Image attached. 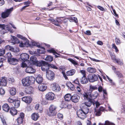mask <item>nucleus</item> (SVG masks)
I'll use <instances>...</instances> for the list:
<instances>
[{
  "label": "nucleus",
  "mask_w": 125,
  "mask_h": 125,
  "mask_svg": "<svg viewBox=\"0 0 125 125\" xmlns=\"http://www.w3.org/2000/svg\"><path fill=\"white\" fill-rule=\"evenodd\" d=\"M17 36L18 38L23 40V42H21L20 43L19 46L20 47H23L25 46L27 47L29 46L32 47L31 46V45L29 44V41L26 38L24 37L23 36L20 34H17Z\"/></svg>",
  "instance_id": "nucleus-1"
},
{
  "label": "nucleus",
  "mask_w": 125,
  "mask_h": 125,
  "mask_svg": "<svg viewBox=\"0 0 125 125\" xmlns=\"http://www.w3.org/2000/svg\"><path fill=\"white\" fill-rule=\"evenodd\" d=\"M27 63L25 62H22L21 66L23 67H27L25 70L26 72L28 73H34L36 71L32 67V64H30V63H28V65L27 64Z\"/></svg>",
  "instance_id": "nucleus-2"
},
{
  "label": "nucleus",
  "mask_w": 125,
  "mask_h": 125,
  "mask_svg": "<svg viewBox=\"0 0 125 125\" xmlns=\"http://www.w3.org/2000/svg\"><path fill=\"white\" fill-rule=\"evenodd\" d=\"M57 107L54 105H51L49 108V111L48 113V115L50 116H54L57 113L56 109Z\"/></svg>",
  "instance_id": "nucleus-3"
},
{
  "label": "nucleus",
  "mask_w": 125,
  "mask_h": 125,
  "mask_svg": "<svg viewBox=\"0 0 125 125\" xmlns=\"http://www.w3.org/2000/svg\"><path fill=\"white\" fill-rule=\"evenodd\" d=\"M13 7L9 9H7L5 11L2 13L1 17L5 19L9 17L10 14L13 10Z\"/></svg>",
  "instance_id": "nucleus-4"
},
{
  "label": "nucleus",
  "mask_w": 125,
  "mask_h": 125,
  "mask_svg": "<svg viewBox=\"0 0 125 125\" xmlns=\"http://www.w3.org/2000/svg\"><path fill=\"white\" fill-rule=\"evenodd\" d=\"M54 73L50 70H49L46 72V76L47 79L50 80H53L54 78Z\"/></svg>",
  "instance_id": "nucleus-5"
},
{
  "label": "nucleus",
  "mask_w": 125,
  "mask_h": 125,
  "mask_svg": "<svg viewBox=\"0 0 125 125\" xmlns=\"http://www.w3.org/2000/svg\"><path fill=\"white\" fill-rule=\"evenodd\" d=\"M88 79L91 82H93L98 80V76L95 74H90L88 75Z\"/></svg>",
  "instance_id": "nucleus-6"
},
{
  "label": "nucleus",
  "mask_w": 125,
  "mask_h": 125,
  "mask_svg": "<svg viewBox=\"0 0 125 125\" xmlns=\"http://www.w3.org/2000/svg\"><path fill=\"white\" fill-rule=\"evenodd\" d=\"M29 56L28 54L26 53H23L21 54L20 55V58L23 61V62L28 63L29 62L27 61L29 58Z\"/></svg>",
  "instance_id": "nucleus-7"
},
{
  "label": "nucleus",
  "mask_w": 125,
  "mask_h": 125,
  "mask_svg": "<svg viewBox=\"0 0 125 125\" xmlns=\"http://www.w3.org/2000/svg\"><path fill=\"white\" fill-rule=\"evenodd\" d=\"M51 87L52 90L56 92L59 91L61 90L60 86L56 83H54L51 84Z\"/></svg>",
  "instance_id": "nucleus-8"
},
{
  "label": "nucleus",
  "mask_w": 125,
  "mask_h": 125,
  "mask_svg": "<svg viewBox=\"0 0 125 125\" xmlns=\"http://www.w3.org/2000/svg\"><path fill=\"white\" fill-rule=\"evenodd\" d=\"M77 115L81 119H83L86 117V114L81 110H79L77 111Z\"/></svg>",
  "instance_id": "nucleus-9"
},
{
  "label": "nucleus",
  "mask_w": 125,
  "mask_h": 125,
  "mask_svg": "<svg viewBox=\"0 0 125 125\" xmlns=\"http://www.w3.org/2000/svg\"><path fill=\"white\" fill-rule=\"evenodd\" d=\"M8 62L10 64L12 65H15L18 63L19 60L16 58H12L8 59Z\"/></svg>",
  "instance_id": "nucleus-10"
},
{
  "label": "nucleus",
  "mask_w": 125,
  "mask_h": 125,
  "mask_svg": "<svg viewBox=\"0 0 125 125\" xmlns=\"http://www.w3.org/2000/svg\"><path fill=\"white\" fill-rule=\"evenodd\" d=\"M41 68L42 71L47 72L49 70V64L46 62H44L43 63Z\"/></svg>",
  "instance_id": "nucleus-11"
},
{
  "label": "nucleus",
  "mask_w": 125,
  "mask_h": 125,
  "mask_svg": "<svg viewBox=\"0 0 125 125\" xmlns=\"http://www.w3.org/2000/svg\"><path fill=\"white\" fill-rule=\"evenodd\" d=\"M54 94L52 92H49L45 96L46 98L50 100H52L54 99Z\"/></svg>",
  "instance_id": "nucleus-12"
},
{
  "label": "nucleus",
  "mask_w": 125,
  "mask_h": 125,
  "mask_svg": "<svg viewBox=\"0 0 125 125\" xmlns=\"http://www.w3.org/2000/svg\"><path fill=\"white\" fill-rule=\"evenodd\" d=\"M29 80V79L27 77L22 80V83L24 86H28L30 84V81Z\"/></svg>",
  "instance_id": "nucleus-13"
},
{
  "label": "nucleus",
  "mask_w": 125,
  "mask_h": 125,
  "mask_svg": "<svg viewBox=\"0 0 125 125\" xmlns=\"http://www.w3.org/2000/svg\"><path fill=\"white\" fill-rule=\"evenodd\" d=\"M0 28L4 30H7V31H9L10 32L12 33L13 32L10 29V27L8 25H6L4 24H0Z\"/></svg>",
  "instance_id": "nucleus-14"
},
{
  "label": "nucleus",
  "mask_w": 125,
  "mask_h": 125,
  "mask_svg": "<svg viewBox=\"0 0 125 125\" xmlns=\"http://www.w3.org/2000/svg\"><path fill=\"white\" fill-rule=\"evenodd\" d=\"M22 100L27 103L29 104L31 103L32 98L30 96H25L22 98Z\"/></svg>",
  "instance_id": "nucleus-15"
},
{
  "label": "nucleus",
  "mask_w": 125,
  "mask_h": 125,
  "mask_svg": "<svg viewBox=\"0 0 125 125\" xmlns=\"http://www.w3.org/2000/svg\"><path fill=\"white\" fill-rule=\"evenodd\" d=\"M80 98L79 96L76 94H75L72 96L71 100L74 103H77L79 101Z\"/></svg>",
  "instance_id": "nucleus-16"
},
{
  "label": "nucleus",
  "mask_w": 125,
  "mask_h": 125,
  "mask_svg": "<svg viewBox=\"0 0 125 125\" xmlns=\"http://www.w3.org/2000/svg\"><path fill=\"white\" fill-rule=\"evenodd\" d=\"M7 83L6 78L5 77H3L0 79V86H5Z\"/></svg>",
  "instance_id": "nucleus-17"
},
{
  "label": "nucleus",
  "mask_w": 125,
  "mask_h": 125,
  "mask_svg": "<svg viewBox=\"0 0 125 125\" xmlns=\"http://www.w3.org/2000/svg\"><path fill=\"white\" fill-rule=\"evenodd\" d=\"M11 39L13 41L12 43L13 45H14L16 43H20V41L16 37L14 36H11Z\"/></svg>",
  "instance_id": "nucleus-18"
},
{
  "label": "nucleus",
  "mask_w": 125,
  "mask_h": 125,
  "mask_svg": "<svg viewBox=\"0 0 125 125\" xmlns=\"http://www.w3.org/2000/svg\"><path fill=\"white\" fill-rule=\"evenodd\" d=\"M10 113L13 115H15L17 113V111L14 107H12L11 108H10Z\"/></svg>",
  "instance_id": "nucleus-19"
},
{
  "label": "nucleus",
  "mask_w": 125,
  "mask_h": 125,
  "mask_svg": "<svg viewBox=\"0 0 125 125\" xmlns=\"http://www.w3.org/2000/svg\"><path fill=\"white\" fill-rule=\"evenodd\" d=\"M98 95V94L97 92H95L92 94L89 95L91 98L90 99L93 101V100L96 99Z\"/></svg>",
  "instance_id": "nucleus-20"
},
{
  "label": "nucleus",
  "mask_w": 125,
  "mask_h": 125,
  "mask_svg": "<svg viewBox=\"0 0 125 125\" xmlns=\"http://www.w3.org/2000/svg\"><path fill=\"white\" fill-rule=\"evenodd\" d=\"M89 94L87 92L84 91L83 94L81 95H82V97H83L84 99L85 100L90 99L89 97Z\"/></svg>",
  "instance_id": "nucleus-21"
},
{
  "label": "nucleus",
  "mask_w": 125,
  "mask_h": 125,
  "mask_svg": "<svg viewBox=\"0 0 125 125\" xmlns=\"http://www.w3.org/2000/svg\"><path fill=\"white\" fill-rule=\"evenodd\" d=\"M36 82L38 83H41L43 81V78L41 76L39 75L36 79Z\"/></svg>",
  "instance_id": "nucleus-22"
},
{
  "label": "nucleus",
  "mask_w": 125,
  "mask_h": 125,
  "mask_svg": "<svg viewBox=\"0 0 125 125\" xmlns=\"http://www.w3.org/2000/svg\"><path fill=\"white\" fill-rule=\"evenodd\" d=\"M86 100L88 101L84 102V105L87 107H90L92 105V103H93V101L90 99Z\"/></svg>",
  "instance_id": "nucleus-23"
},
{
  "label": "nucleus",
  "mask_w": 125,
  "mask_h": 125,
  "mask_svg": "<svg viewBox=\"0 0 125 125\" xmlns=\"http://www.w3.org/2000/svg\"><path fill=\"white\" fill-rule=\"evenodd\" d=\"M82 88L80 84H79L76 87V89L78 92V93L79 95H81L82 94Z\"/></svg>",
  "instance_id": "nucleus-24"
},
{
  "label": "nucleus",
  "mask_w": 125,
  "mask_h": 125,
  "mask_svg": "<svg viewBox=\"0 0 125 125\" xmlns=\"http://www.w3.org/2000/svg\"><path fill=\"white\" fill-rule=\"evenodd\" d=\"M39 90L43 91H45L47 88V86L44 84L40 85L38 87Z\"/></svg>",
  "instance_id": "nucleus-25"
},
{
  "label": "nucleus",
  "mask_w": 125,
  "mask_h": 125,
  "mask_svg": "<svg viewBox=\"0 0 125 125\" xmlns=\"http://www.w3.org/2000/svg\"><path fill=\"white\" fill-rule=\"evenodd\" d=\"M52 21L53 22V24L58 26H60L59 24L61 23V20L59 19L56 20L52 19Z\"/></svg>",
  "instance_id": "nucleus-26"
},
{
  "label": "nucleus",
  "mask_w": 125,
  "mask_h": 125,
  "mask_svg": "<svg viewBox=\"0 0 125 125\" xmlns=\"http://www.w3.org/2000/svg\"><path fill=\"white\" fill-rule=\"evenodd\" d=\"M23 122V119L19 117L16 120L15 125H19L21 124Z\"/></svg>",
  "instance_id": "nucleus-27"
},
{
  "label": "nucleus",
  "mask_w": 125,
  "mask_h": 125,
  "mask_svg": "<svg viewBox=\"0 0 125 125\" xmlns=\"http://www.w3.org/2000/svg\"><path fill=\"white\" fill-rule=\"evenodd\" d=\"M3 109L5 112H8L10 109L9 105L7 104H4L2 106Z\"/></svg>",
  "instance_id": "nucleus-28"
},
{
  "label": "nucleus",
  "mask_w": 125,
  "mask_h": 125,
  "mask_svg": "<svg viewBox=\"0 0 125 125\" xmlns=\"http://www.w3.org/2000/svg\"><path fill=\"white\" fill-rule=\"evenodd\" d=\"M81 83L83 84H86L88 82V80L86 78V76L83 77L81 79Z\"/></svg>",
  "instance_id": "nucleus-29"
},
{
  "label": "nucleus",
  "mask_w": 125,
  "mask_h": 125,
  "mask_svg": "<svg viewBox=\"0 0 125 125\" xmlns=\"http://www.w3.org/2000/svg\"><path fill=\"white\" fill-rule=\"evenodd\" d=\"M10 94L12 95H15L16 93V89L14 87L11 88L10 90Z\"/></svg>",
  "instance_id": "nucleus-30"
},
{
  "label": "nucleus",
  "mask_w": 125,
  "mask_h": 125,
  "mask_svg": "<svg viewBox=\"0 0 125 125\" xmlns=\"http://www.w3.org/2000/svg\"><path fill=\"white\" fill-rule=\"evenodd\" d=\"M39 117V115L37 113H33L31 115L32 119L34 121L37 120Z\"/></svg>",
  "instance_id": "nucleus-31"
},
{
  "label": "nucleus",
  "mask_w": 125,
  "mask_h": 125,
  "mask_svg": "<svg viewBox=\"0 0 125 125\" xmlns=\"http://www.w3.org/2000/svg\"><path fill=\"white\" fill-rule=\"evenodd\" d=\"M72 96L70 94H66L65 96L64 99L65 101H69L71 100Z\"/></svg>",
  "instance_id": "nucleus-32"
},
{
  "label": "nucleus",
  "mask_w": 125,
  "mask_h": 125,
  "mask_svg": "<svg viewBox=\"0 0 125 125\" xmlns=\"http://www.w3.org/2000/svg\"><path fill=\"white\" fill-rule=\"evenodd\" d=\"M87 71L89 73H94L96 71V70L94 68L88 67L87 69Z\"/></svg>",
  "instance_id": "nucleus-33"
},
{
  "label": "nucleus",
  "mask_w": 125,
  "mask_h": 125,
  "mask_svg": "<svg viewBox=\"0 0 125 125\" xmlns=\"http://www.w3.org/2000/svg\"><path fill=\"white\" fill-rule=\"evenodd\" d=\"M75 72V70L72 69L67 72L66 75L67 76H71L73 75Z\"/></svg>",
  "instance_id": "nucleus-34"
},
{
  "label": "nucleus",
  "mask_w": 125,
  "mask_h": 125,
  "mask_svg": "<svg viewBox=\"0 0 125 125\" xmlns=\"http://www.w3.org/2000/svg\"><path fill=\"white\" fill-rule=\"evenodd\" d=\"M20 101L18 100L14 101L13 104L14 105L15 108H17L20 106Z\"/></svg>",
  "instance_id": "nucleus-35"
},
{
  "label": "nucleus",
  "mask_w": 125,
  "mask_h": 125,
  "mask_svg": "<svg viewBox=\"0 0 125 125\" xmlns=\"http://www.w3.org/2000/svg\"><path fill=\"white\" fill-rule=\"evenodd\" d=\"M33 90V88L31 87H27L26 90V93L28 94H30L32 93Z\"/></svg>",
  "instance_id": "nucleus-36"
},
{
  "label": "nucleus",
  "mask_w": 125,
  "mask_h": 125,
  "mask_svg": "<svg viewBox=\"0 0 125 125\" xmlns=\"http://www.w3.org/2000/svg\"><path fill=\"white\" fill-rule=\"evenodd\" d=\"M30 60L34 64L36 63L37 61V58L34 56H31L30 58Z\"/></svg>",
  "instance_id": "nucleus-37"
},
{
  "label": "nucleus",
  "mask_w": 125,
  "mask_h": 125,
  "mask_svg": "<svg viewBox=\"0 0 125 125\" xmlns=\"http://www.w3.org/2000/svg\"><path fill=\"white\" fill-rule=\"evenodd\" d=\"M44 61H37V62L34 64L37 66L40 67L42 66L43 63L44 62Z\"/></svg>",
  "instance_id": "nucleus-38"
},
{
  "label": "nucleus",
  "mask_w": 125,
  "mask_h": 125,
  "mask_svg": "<svg viewBox=\"0 0 125 125\" xmlns=\"http://www.w3.org/2000/svg\"><path fill=\"white\" fill-rule=\"evenodd\" d=\"M94 114L96 116H99L101 115V112L98 109L95 108Z\"/></svg>",
  "instance_id": "nucleus-39"
},
{
  "label": "nucleus",
  "mask_w": 125,
  "mask_h": 125,
  "mask_svg": "<svg viewBox=\"0 0 125 125\" xmlns=\"http://www.w3.org/2000/svg\"><path fill=\"white\" fill-rule=\"evenodd\" d=\"M53 59V57L49 55L47 56L45 59L46 61L50 62L52 61Z\"/></svg>",
  "instance_id": "nucleus-40"
},
{
  "label": "nucleus",
  "mask_w": 125,
  "mask_h": 125,
  "mask_svg": "<svg viewBox=\"0 0 125 125\" xmlns=\"http://www.w3.org/2000/svg\"><path fill=\"white\" fill-rule=\"evenodd\" d=\"M98 125H115L114 124L110 122L109 121H105V124H101L99 123Z\"/></svg>",
  "instance_id": "nucleus-41"
},
{
  "label": "nucleus",
  "mask_w": 125,
  "mask_h": 125,
  "mask_svg": "<svg viewBox=\"0 0 125 125\" xmlns=\"http://www.w3.org/2000/svg\"><path fill=\"white\" fill-rule=\"evenodd\" d=\"M69 20L71 22L74 21L75 22H78L77 19L74 17H70L69 18Z\"/></svg>",
  "instance_id": "nucleus-42"
},
{
  "label": "nucleus",
  "mask_w": 125,
  "mask_h": 125,
  "mask_svg": "<svg viewBox=\"0 0 125 125\" xmlns=\"http://www.w3.org/2000/svg\"><path fill=\"white\" fill-rule=\"evenodd\" d=\"M37 52L40 53H43L45 52V48L43 47H42L41 48L37 50Z\"/></svg>",
  "instance_id": "nucleus-43"
},
{
  "label": "nucleus",
  "mask_w": 125,
  "mask_h": 125,
  "mask_svg": "<svg viewBox=\"0 0 125 125\" xmlns=\"http://www.w3.org/2000/svg\"><path fill=\"white\" fill-rule=\"evenodd\" d=\"M66 85L68 87H69L71 89L73 90L74 89V86L71 83H67Z\"/></svg>",
  "instance_id": "nucleus-44"
},
{
  "label": "nucleus",
  "mask_w": 125,
  "mask_h": 125,
  "mask_svg": "<svg viewBox=\"0 0 125 125\" xmlns=\"http://www.w3.org/2000/svg\"><path fill=\"white\" fill-rule=\"evenodd\" d=\"M89 88L90 90L91 91L97 89V87L96 85H91L90 86Z\"/></svg>",
  "instance_id": "nucleus-45"
},
{
  "label": "nucleus",
  "mask_w": 125,
  "mask_h": 125,
  "mask_svg": "<svg viewBox=\"0 0 125 125\" xmlns=\"http://www.w3.org/2000/svg\"><path fill=\"white\" fill-rule=\"evenodd\" d=\"M48 52L50 53H52L54 55H55V54H57L59 55L56 51L54 50V49L52 48L50 49L47 50Z\"/></svg>",
  "instance_id": "nucleus-46"
},
{
  "label": "nucleus",
  "mask_w": 125,
  "mask_h": 125,
  "mask_svg": "<svg viewBox=\"0 0 125 125\" xmlns=\"http://www.w3.org/2000/svg\"><path fill=\"white\" fill-rule=\"evenodd\" d=\"M10 50L14 52H17L19 51L18 48H16L14 49L12 46L11 47Z\"/></svg>",
  "instance_id": "nucleus-47"
},
{
  "label": "nucleus",
  "mask_w": 125,
  "mask_h": 125,
  "mask_svg": "<svg viewBox=\"0 0 125 125\" xmlns=\"http://www.w3.org/2000/svg\"><path fill=\"white\" fill-rule=\"evenodd\" d=\"M28 78L29 79V81H30V84L31 83H33L34 82L35 80L34 78L32 76H28Z\"/></svg>",
  "instance_id": "nucleus-48"
},
{
  "label": "nucleus",
  "mask_w": 125,
  "mask_h": 125,
  "mask_svg": "<svg viewBox=\"0 0 125 125\" xmlns=\"http://www.w3.org/2000/svg\"><path fill=\"white\" fill-rule=\"evenodd\" d=\"M81 110L85 114H86L89 112V109L87 107L84 108V107H83V108Z\"/></svg>",
  "instance_id": "nucleus-49"
},
{
  "label": "nucleus",
  "mask_w": 125,
  "mask_h": 125,
  "mask_svg": "<svg viewBox=\"0 0 125 125\" xmlns=\"http://www.w3.org/2000/svg\"><path fill=\"white\" fill-rule=\"evenodd\" d=\"M121 111L122 112H125V104L123 103L121 105Z\"/></svg>",
  "instance_id": "nucleus-50"
},
{
  "label": "nucleus",
  "mask_w": 125,
  "mask_h": 125,
  "mask_svg": "<svg viewBox=\"0 0 125 125\" xmlns=\"http://www.w3.org/2000/svg\"><path fill=\"white\" fill-rule=\"evenodd\" d=\"M32 44L33 46H35L38 47H40V45L38 43L36 42L35 41H32Z\"/></svg>",
  "instance_id": "nucleus-51"
},
{
  "label": "nucleus",
  "mask_w": 125,
  "mask_h": 125,
  "mask_svg": "<svg viewBox=\"0 0 125 125\" xmlns=\"http://www.w3.org/2000/svg\"><path fill=\"white\" fill-rule=\"evenodd\" d=\"M5 58L3 56H0V63H2L4 61H5Z\"/></svg>",
  "instance_id": "nucleus-52"
},
{
  "label": "nucleus",
  "mask_w": 125,
  "mask_h": 125,
  "mask_svg": "<svg viewBox=\"0 0 125 125\" xmlns=\"http://www.w3.org/2000/svg\"><path fill=\"white\" fill-rule=\"evenodd\" d=\"M115 40V42L116 44L118 45L121 43V42L119 38H116Z\"/></svg>",
  "instance_id": "nucleus-53"
},
{
  "label": "nucleus",
  "mask_w": 125,
  "mask_h": 125,
  "mask_svg": "<svg viewBox=\"0 0 125 125\" xmlns=\"http://www.w3.org/2000/svg\"><path fill=\"white\" fill-rule=\"evenodd\" d=\"M5 50L4 49H0V56H2L4 55L5 53Z\"/></svg>",
  "instance_id": "nucleus-54"
},
{
  "label": "nucleus",
  "mask_w": 125,
  "mask_h": 125,
  "mask_svg": "<svg viewBox=\"0 0 125 125\" xmlns=\"http://www.w3.org/2000/svg\"><path fill=\"white\" fill-rule=\"evenodd\" d=\"M104 93L103 94V96L104 97V98L105 99H106V96L107 95V93L106 90H103V91Z\"/></svg>",
  "instance_id": "nucleus-55"
},
{
  "label": "nucleus",
  "mask_w": 125,
  "mask_h": 125,
  "mask_svg": "<svg viewBox=\"0 0 125 125\" xmlns=\"http://www.w3.org/2000/svg\"><path fill=\"white\" fill-rule=\"evenodd\" d=\"M116 73L119 78H122L123 77L122 74L119 72H116Z\"/></svg>",
  "instance_id": "nucleus-56"
},
{
  "label": "nucleus",
  "mask_w": 125,
  "mask_h": 125,
  "mask_svg": "<svg viewBox=\"0 0 125 125\" xmlns=\"http://www.w3.org/2000/svg\"><path fill=\"white\" fill-rule=\"evenodd\" d=\"M69 61L73 64L74 65H77V63L75 61L72 59H69Z\"/></svg>",
  "instance_id": "nucleus-57"
},
{
  "label": "nucleus",
  "mask_w": 125,
  "mask_h": 125,
  "mask_svg": "<svg viewBox=\"0 0 125 125\" xmlns=\"http://www.w3.org/2000/svg\"><path fill=\"white\" fill-rule=\"evenodd\" d=\"M8 31H7V30H4L3 29H1L0 31V33L2 34H4L5 33L7 32Z\"/></svg>",
  "instance_id": "nucleus-58"
},
{
  "label": "nucleus",
  "mask_w": 125,
  "mask_h": 125,
  "mask_svg": "<svg viewBox=\"0 0 125 125\" xmlns=\"http://www.w3.org/2000/svg\"><path fill=\"white\" fill-rule=\"evenodd\" d=\"M116 62L118 64L120 65H122L123 64L122 61L121 60H120L119 59H117L116 61Z\"/></svg>",
  "instance_id": "nucleus-59"
},
{
  "label": "nucleus",
  "mask_w": 125,
  "mask_h": 125,
  "mask_svg": "<svg viewBox=\"0 0 125 125\" xmlns=\"http://www.w3.org/2000/svg\"><path fill=\"white\" fill-rule=\"evenodd\" d=\"M111 57L112 60H113L114 61H116L117 59L115 58V56L114 54H111Z\"/></svg>",
  "instance_id": "nucleus-60"
},
{
  "label": "nucleus",
  "mask_w": 125,
  "mask_h": 125,
  "mask_svg": "<svg viewBox=\"0 0 125 125\" xmlns=\"http://www.w3.org/2000/svg\"><path fill=\"white\" fill-rule=\"evenodd\" d=\"M57 116L60 119H62L63 118V115L60 113H59L58 114Z\"/></svg>",
  "instance_id": "nucleus-61"
},
{
  "label": "nucleus",
  "mask_w": 125,
  "mask_h": 125,
  "mask_svg": "<svg viewBox=\"0 0 125 125\" xmlns=\"http://www.w3.org/2000/svg\"><path fill=\"white\" fill-rule=\"evenodd\" d=\"M112 48L114 49H115V50L116 52H117L118 51V50L115 44H113L112 45Z\"/></svg>",
  "instance_id": "nucleus-62"
},
{
  "label": "nucleus",
  "mask_w": 125,
  "mask_h": 125,
  "mask_svg": "<svg viewBox=\"0 0 125 125\" xmlns=\"http://www.w3.org/2000/svg\"><path fill=\"white\" fill-rule=\"evenodd\" d=\"M5 93V91L4 90L1 88H0V94L1 95H3Z\"/></svg>",
  "instance_id": "nucleus-63"
},
{
  "label": "nucleus",
  "mask_w": 125,
  "mask_h": 125,
  "mask_svg": "<svg viewBox=\"0 0 125 125\" xmlns=\"http://www.w3.org/2000/svg\"><path fill=\"white\" fill-rule=\"evenodd\" d=\"M6 57H8V59L9 58H10L11 56V53L10 52H8L7 54L6 55Z\"/></svg>",
  "instance_id": "nucleus-64"
}]
</instances>
